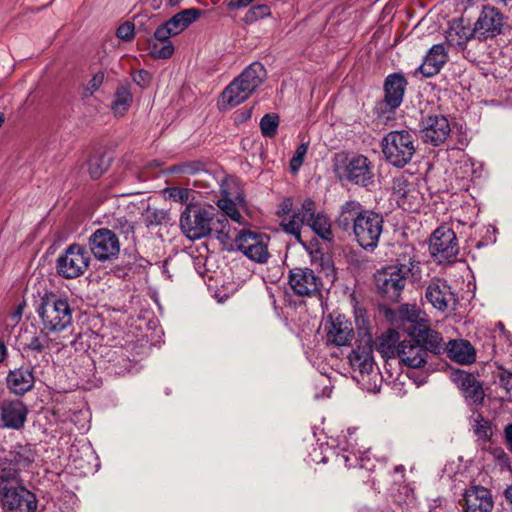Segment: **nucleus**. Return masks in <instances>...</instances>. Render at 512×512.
<instances>
[{
    "mask_svg": "<svg viewBox=\"0 0 512 512\" xmlns=\"http://www.w3.org/2000/svg\"><path fill=\"white\" fill-rule=\"evenodd\" d=\"M90 260L85 246L77 243L71 244L57 258V273L66 279L77 278L87 271Z\"/></svg>",
    "mask_w": 512,
    "mask_h": 512,
    "instance_id": "1a4fd4ad",
    "label": "nucleus"
},
{
    "mask_svg": "<svg viewBox=\"0 0 512 512\" xmlns=\"http://www.w3.org/2000/svg\"><path fill=\"white\" fill-rule=\"evenodd\" d=\"M1 505L5 512H35L37 498L23 486H9L3 488Z\"/></svg>",
    "mask_w": 512,
    "mask_h": 512,
    "instance_id": "2eb2a0df",
    "label": "nucleus"
},
{
    "mask_svg": "<svg viewBox=\"0 0 512 512\" xmlns=\"http://www.w3.org/2000/svg\"><path fill=\"white\" fill-rule=\"evenodd\" d=\"M179 2H180V0H169V6H171V7L176 6Z\"/></svg>",
    "mask_w": 512,
    "mask_h": 512,
    "instance_id": "69168bd1",
    "label": "nucleus"
},
{
    "mask_svg": "<svg viewBox=\"0 0 512 512\" xmlns=\"http://www.w3.org/2000/svg\"><path fill=\"white\" fill-rule=\"evenodd\" d=\"M22 315V308L21 306L18 307V309L11 315V319L15 322L19 321Z\"/></svg>",
    "mask_w": 512,
    "mask_h": 512,
    "instance_id": "680f3d73",
    "label": "nucleus"
},
{
    "mask_svg": "<svg viewBox=\"0 0 512 512\" xmlns=\"http://www.w3.org/2000/svg\"><path fill=\"white\" fill-rule=\"evenodd\" d=\"M4 457L13 465L21 470L28 467L33 461L35 454L30 446L17 445L10 450Z\"/></svg>",
    "mask_w": 512,
    "mask_h": 512,
    "instance_id": "f704fd0d",
    "label": "nucleus"
},
{
    "mask_svg": "<svg viewBox=\"0 0 512 512\" xmlns=\"http://www.w3.org/2000/svg\"><path fill=\"white\" fill-rule=\"evenodd\" d=\"M28 409L21 400H4L0 404V417L3 426L10 429H21L27 418Z\"/></svg>",
    "mask_w": 512,
    "mask_h": 512,
    "instance_id": "b1692460",
    "label": "nucleus"
},
{
    "mask_svg": "<svg viewBox=\"0 0 512 512\" xmlns=\"http://www.w3.org/2000/svg\"><path fill=\"white\" fill-rule=\"evenodd\" d=\"M399 362L410 368H422L428 358L427 349L414 337L404 339L399 343Z\"/></svg>",
    "mask_w": 512,
    "mask_h": 512,
    "instance_id": "5701e85b",
    "label": "nucleus"
},
{
    "mask_svg": "<svg viewBox=\"0 0 512 512\" xmlns=\"http://www.w3.org/2000/svg\"><path fill=\"white\" fill-rule=\"evenodd\" d=\"M420 133L425 144L437 147L444 144L450 138L452 129L446 116L430 114L422 118Z\"/></svg>",
    "mask_w": 512,
    "mask_h": 512,
    "instance_id": "ddd939ff",
    "label": "nucleus"
},
{
    "mask_svg": "<svg viewBox=\"0 0 512 512\" xmlns=\"http://www.w3.org/2000/svg\"><path fill=\"white\" fill-rule=\"evenodd\" d=\"M109 225L120 234H124L128 236L133 233L134 227L132 223L125 217L121 215H114L109 220Z\"/></svg>",
    "mask_w": 512,
    "mask_h": 512,
    "instance_id": "a18cd8bd",
    "label": "nucleus"
},
{
    "mask_svg": "<svg viewBox=\"0 0 512 512\" xmlns=\"http://www.w3.org/2000/svg\"><path fill=\"white\" fill-rule=\"evenodd\" d=\"M288 283L293 292L298 296L313 297L321 292L322 280L307 267H296L290 270Z\"/></svg>",
    "mask_w": 512,
    "mask_h": 512,
    "instance_id": "a211bd4d",
    "label": "nucleus"
},
{
    "mask_svg": "<svg viewBox=\"0 0 512 512\" xmlns=\"http://www.w3.org/2000/svg\"><path fill=\"white\" fill-rule=\"evenodd\" d=\"M375 279L379 292L392 301L399 298L407 279H410L412 282L421 281V263L417 259L414 247H403L402 252L398 254L396 262L378 271Z\"/></svg>",
    "mask_w": 512,
    "mask_h": 512,
    "instance_id": "f03ea898",
    "label": "nucleus"
},
{
    "mask_svg": "<svg viewBox=\"0 0 512 512\" xmlns=\"http://www.w3.org/2000/svg\"><path fill=\"white\" fill-rule=\"evenodd\" d=\"M150 53L156 59H168L174 53V45L167 40H155L150 45Z\"/></svg>",
    "mask_w": 512,
    "mask_h": 512,
    "instance_id": "a19ab883",
    "label": "nucleus"
},
{
    "mask_svg": "<svg viewBox=\"0 0 512 512\" xmlns=\"http://www.w3.org/2000/svg\"><path fill=\"white\" fill-rule=\"evenodd\" d=\"M36 312L44 329L51 334L64 333L72 327L73 310L67 299L54 294L45 295Z\"/></svg>",
    "mask_w": 512,
    "mask_h": 512,
    "instance_id": "423d86ee",
    "label": "nucleus"
},
{
    "mask_svg": "<svg viewBox=\"0 0 512 512\" xmlns=\"http://www.w3.org/2000/svg\"><path fill=\"white\" fill-rule=\"evenodd\" d=\"M307 151L308 143H302L297 147L293 157L290 160V170L292 173L295 174L299 171L304 162Z\"/></svg>",
    "mask_w": 512,
    "mask_h": 512,
    "instance_id": "49530a36",
    "label": "nucleus"
},
{
    "mask_svg": "<svg viewBox=\"0 0 512 512\" xmlns=\"http://www.w3.org/2000/svg\"><path fill=\"white\" fill-rule=\"evenodd\" d=\"M381 147L390 165L403 168L411 162L416 152L415 135L408 130L391 131L383 137Z\"/></svg>",
    "mask_w": 512,
    "mask_h": 512,
    "instance_id": "0eeeda50",
    "label": "nucleus"
},
{
    "mask_svg": "<svg viewBox=\"0 0 512 512\" xmlns=\"http://www.w3.org/2000/svg\"><path fill=\"white\" fill-rule=\"evenodd\" d=\"M142 76L146 77V76H148V73L146 71H140L139 77H142Z\"/></svg>",
    "mask_w": 512,
    "mask_h": 512,
    "instance_id": "338daca9",
    "label": "nucleus"
},
{
    "mask_svg": "<svg viewBox=\"0 0 512 512\" xmlns=\"http://www.w3.org/2000/svg\"><path fill=\"white\" fill-rule=\"evenodd\" d=\"M448 357L459 364L468 365L476 360V351L471 343L464 339L451 340L446 346Z\"/></svg>",
    "mask_w": 512,
    "mask_h": 512,
    "instance_id": "7c9ffc66",
    "label": "nucleus"
},
{
    "mask_svg": "<svg viewBox=\"0 0 512 512\" xmlns=\"http://www.w3.org/2000/svg\"><path fill=\"white\" fill-rule=\"evenodd\" d=\"M292 207V200L290 198L284 199L280 204L279 210L277 211L278 216L281 218L289 216L292 212Z\"/></svg>",
    "mask_w": 512,
    "mask_h": 512,
    "instance_id": "13d9d810",
    "label": "nucleus"
},
{
    "mask_svg": "<svg viewBox=\"0 0 512 512\" xmlns=\"http://www.w3.org/2000/svg\"><path fill=\"white\" fill-rule=\"evenodd\" d=\"M295 213L299 214L300 218H303L304 223L307 224L312 219V217L316 215L314 201L310 198L305 199L301 205V208L298 209V211Z\"/></svg>",
    "mask_w": 512,
    "mask_h": 512,
    "instance_id": "3c124183",
    "label": "nucleus"
},
{
    "mask_svg": "<svg viewBox=\"0 0 512 512\" xmlns=\"http://www.w3.org/2000/svg\"><path fill=\"white\" fill-rule=\"evenodd\" d=\"M373 351L374 345L372 336L365 334L357 340L348 355L353 379L357 381L362 389L367 391H376V380L379 377Z\"/></svg>",
    "mask_w": 512,
    "mask_h": 512,
    "instance_id": "20e7f679",
    "label": "nucleus"
},
{
    "mask_svg": "<svg viewBox=\"0 0 512 512\" xmlns=\"http://www.w3.org/2000/svg\"><path fill=\"white\" fill-rule=\"evenodd\" d=\"M469 424L478 440L488 441L493 435V426L490 420L485 419L480 412L473 410L469 417Z\"/></svg>",
    "mask_w": 512,
    "mask_h": 512,
    "instance_id": "c9c22d12",
    "label": "nucleus"
},
{
    "mask_svg": "<svg viewBox=\"0 0 512 512\" xmlns=\"http://www.w3.org/2000/svg\"><path fill=\"white\" fill-rule=\"evenodd\" d=\"M505 20V16L497 8L484 6L474 23V36L478 39H488L501 34Z\"/></svg>",
    "mask_w": 512,
    "mask_h": 512,
    "instance_id": "6ab92c4d",
    "label": "nucleus"
},
{
    "mask_svg": "<svg viewBox=\"0 0 512 512\" xmlns=\"http://www.w3.org/2000/svg\"><path fill=\"white\" fill-rule=\"evenodd\" d=\"M88 245L93 256L101 262L116 259L120 252L117 236L106 228L94 231L88 238Z\"/></svg>",
    "mask_w": 512,
    "mask_h": 512,
    "instance_id": "f8f14e48",
    "label": "nucleus"
},
{
    "mask_svg": "<svg viewBox=\"0 0 512 512\" xmlns=\"http://www.w3.org/2000/svg\"><path fill=\"white\" fill-rule=\"evenodd\" d=\"M393 193L400 207L407 211H417L423 204L424 196L417 184L405 176L395 177L392 185Z\"/></svg>",
    "mask_w": 512,
    "mask_h": 512,
    "instance_id": "aec40b11",
    "label": "nucleus"
},
{
    "mask_svg": "<svg viewBox=\"0 0 512 512\" xmlns=\"http://www.w3.org/2000/svg\"><path fill=\"white\" fill-rule=\"evenodd\" d=\"M406 85L405 77L399 73H393L386 77L384 103L389 109L394 110L401 105Z\"/></svg>",
    "mask_w": 512,
    "mask_h": 512,
    "instance_id": "cd10ccee",
    "label": "nucleus"
},
{
    "mask_svg": "<svg viewBox=\"0 0 512 512\" xmlns=\"http://www.w3.org/2000/svg\"><path fill=\"white\" fill-rule=\"evenodd\" d=\"M133 101L132 93L127 86H120L117 88L114 99L111 104V109L115 116H123L130 108Z\"/></svg>",
    "mask_w": 512,
    "mask_h": 512,
    "instance_id": "e433bc0d",
    "label": "nucleus"
},
{
    "mask_svg": "<svg viewBox=\"0 0 512 512\" xmlns=\"http://www.w3.org/2000/svg\"><path fill=\"white\" fill-rule=\"evenodd\" d=\"M397 321L399 327L406 331L411 337L428 322L426 313L416 305L410 304H404L399 308Z\"/></svg>",
    "mask_w": 512,
    "mask_h": 512,
    "instance_id": "393cba45",
    "label": "nucleus"
},
{
    "mask_svg": "<svg viewBox=\"0 0 512 512\" xmlns=\"http://www.w3.org/2000/svg\"><path fill=\"white\" fill-rule=\"evenodd\" d=\"M49 334L51 333L44 327L38 329L34 325L22 326L16 338L18 349L36 355L46 350L59 352L67 346L66 336L57 339Z\"/></svg>",
    "mask_w": 512,
    "mask_h": 512,
    "instance_id": "6e6552de",
    "label": "nucleus"
},
{
    "mask_svg": "<svg viewBox=\"0 0 512 512\" xmlns=\"http://www.w3.org/2000/svg\"><path fill=\"white\" fill-rule=\"evenodd\" d=\"M213 207H197L193 210L189 206L180 216L182 232L190 240H198L215 234L221 242L232 238L229 222L224 218H215Z\"/></svg>",
    "mask_w": 512,
    "mask_h": 512,
    "instance_id": "7ed1b4c3",
    "label": "nucleus"
},
{
    "mask_svg": "<svg viewBox=\"0 0 512 512\" xmlns=\"http://www.w3.org/2000/svg\"><path fill=\"white\" fill-rule=\"evenodd\" d=\"M507 500L512 504V484L505 490Z\"/></svg>",
    "mask_w": 512,
    "mask_h": 512,
    "instance_id": "e2e57ef3",
    "label": "nucleus"
},
{
    "mask_svg": "<svg viewBox=\"0 0 512 512\" xmlns=\"http://www.w3.org/2000/svg\"><path fill=\"white\" fill-rule=\"evenodd\" d=\"M116 35L119 39L123 41H131L135 36L134 24L131 22H125L121 24L117 29Z\"/></svg>",
    "mask_w": 512,
    "mask_h": 512,
    "instance_id": "6e6d98bb",
    "label": "nucleus"
},
{
    "mask_svg": "<svg viewBox=\"0 0 512 512\" xmlns=\"http://www.w3.org/2000/svg\"><path fill=\"white\" fill-rule=\"evenodd\" d=\"M327 343L335 346L348 345L354 337L352 322L341 314H332L325 324Z\"/></svg>",
    "mask_w": 512,
    "mask_h": 512,
    "instance_id": "412c9836",
    "label": "nucleus"
},
{
    "mask_svg": "<svg viewBox=\"0 0 512 512\" xmlns=\"http://www.w3.org/2000/svg\"><path fill=\"white\" fill-rule=\"evenodd\" d=\"M303 224V218H300L299 214H296L295 212L292 215L283 217L280 223L283 230L294 236L299 242L301 241V228Z\"/></svg>",
    "mask_w": 512,
    "mask_h": 512,
    "instance_id": "58836bf2",
    "label": "nucleus"
},
{
    "mask_svg": "<svg viewBox=\"0 0 512 512\" xmlns=\"http://www.w3.org/2000/svg\"><path fill=\"white\" fill-rule=\"evenodd\" d=\"M429 249L438 263L454 261L459 252L455 232L447 226L438 227L431 235Z\"/></svg>",
    "mask_w": 512,
    "mask_h": 512,
    "instance_id": "9d476101",
    "label": "nucleus"
},
{
    "mask_svg": "<svg viewBox=\"0 0 512 512\" xmlns=\"http://www.w3.org/2000/svg\"><path fill=\"white\" fill-rule=\"evenodd\" d=\"M447 61V53L443 44L433 45L426 56L422 64L416 69L414 75H423L424 77H432L438 74Z\"/></svg>",
    "mask_w": 512,
    "mask_h": 512,
    "instance_id": "bb28decb",
    "label": "nucleus"
},
{
    "mask_svg": "<svg viewBox=\"0 0 512 512\" xmlns=\"http://www.w3.org/2000/svg\"><path fill=\"white\" fill-rule=\"evenodd\" d=\"M399 338V333L394 329H387L377 337L376 349L383 358H397L401 342Z\"/></svg>",
    "mask_w": 512,
    "mask_h": 512,
    "instance_id": "2f4dec72",
    "label": "nucleus"
},
{
    "mask_svg": "<svg viewBox=\"0 0 512 512\" xmlns=\"http://www.w3.org/2000/svg\"><path fill=\"white\" fill-rule=\"evenodd\" d=\"M20 470L13 465H9L6 457L0 459V484L17 480Z\"/></svg>",
    "mask_w": 512,
    "mask_h": 512,
    "instance_id": "c03bdc74",
    "label": "nucleus"
},
{
    "mask_svg": "<svg viewBox=\"0 0 512 512\" xmlns=\"http://www.w3.org/2000/svg\"><path fill=\"white\" fill-rule=\"evenodd\" d=\"M7 388L15 395H24L35 384L34 368L21 366L10 370L6 377Z\"/></svg>",
    "mask_w": 512,
    "mask_h": 512,
    "instance_id": "a878e982",
    "label": "nucleus"
},
{
    "mask_svg": "<svg viewBox=\"0 0 512 512\" xmlns=\"http://www.w3.org/2000/svg\"><path fill=\"white\" fill-rule=\"evenodd\" d=\"M464 499L465 512H491L494 505L490 491L480 486L467 490Z\"/></svg>",
    "mask_w": 512,
    "mask_h": 512,
    "instance_id": "c85d7f7f",
    "label": "nucleus"
},
{
    "mask_svg": "<svg viewBox=\"0 0 512 512\" xmlns=\"http://www.w3.org/2000/svg\"><path fill=\"white\" fill-rule=\"evenodd\" d=\"M268 240L265 234L242 230L235 237V245L250 260L265 263L269 258Z\"/></svg>",
    "mask_w": 512,
    "mask_h": 512,
    "instance_id": "9b49d317",
    "label": "nucleus"
},
{
    "mask_svg": "<svg viewBox=\"0 0 512 512\" xmlns=\"http://www.w3.org/2000/svg\"><path fill=\"white\" fill-rule=\"evenodd\" d=\"M89 173L93 179H98L106 171L107 164L102 157L93 156L88 161Z\"/></svg>",
    "mask_w": 512,
    "mask_h": 512,
    "instance_id": "09e8293b",
    "label": "nucleus"
},
{
    "mask_svg": "<svg viewBox=\"0 0 512 512\" xmlns=\"http://www.w3.org/2000/svg\"><path fill=\"white\" fill-rule=\"evenodd\" d=\"M144 223L147 227L167 224L170 220L169 213L165 209L148 207L143 213Z\"/></svg>",
    "mask_w": 512,
    "mask_h": 512,
    "instance_id": "ea45409f",
    "label": "nucleus"
},
{
    "mask_svg": "<svg viewBox=\"0 0 512 512\" xmlns=\"http://www.w3.org/2000/svg\"><path fill=\"white\" fill-rule=\"evenodd\" d=\"M428 352L440 353L443 349V339L437 331L431 329L427 323L422 326L413 336Z\"/></svg>",
    "mask_w": 512,
    "mask_h": 512,
    "instance_id": "72a5a7b5",
    "label": "nucleus"
},
{
    "mask_svg": "<svg viewBox=\"0 0 512 512\" xmlns=\"http://www.w3.org/2000/svg\"><path fill=\"white\" fill-rule=\"evenodd\" d=\"M201 14L202 11L198 8H188L178 12L156 28L154 40H167L179 35L196 22Z\"/></svg>",
    "mask_w": 512,
    "mask_h": 512,
    "instance_id": "dca6fc26",
    "label": "nucleus"
},
{
    "mask_svg": "<svg viewBox=\"0 0 512 512\" xmlns=\"http://www.w3.org/2000/svg\"><path fill=\"white\" fill-rule=\"evenodd\" d=\"M103 81H104V72L98 71L97 73H95L92 76V78L90 79V81L88 82V84L84 90V96L85 97L92 96L96 91L99 90V88L103 84Z\"/></svg>",
    "mask_w": 512,
    "mask_h": 512,
    "instance_id": "603ef678",
    "label": "nucleus"
},
{
    "mask_svg": "<svg viewBox=\"0 0 512 512\" xmlns=\"http://www.w3.org/2000/svg\"><path fill=\"white\" fill-rule=\"evenodd\" d=\"M504 433L508 448L512 452V423L505 427Z\"/></svg>",
    "mask_w": 512,
    "mask_h": 512,
    "instance_id": "bf43d9fd",
    "label": "nucleus"
},
{
    "mask_svg": "<svg viewBox=\"0 0 512 512\" xmlns=\"http://www.w3.org/2000/svg\"><path fill=\"white\" fill-rule=\"evenodd\" d=\"M484 395V390L480 382L463 392V396L468 404H481L484 399Z\"/></svg>",
    "mask_w": 512,
    "mask_h": 512,
    "instance_id": "de8ad7c7",
    "label": "nucleus"
},
{
    "mask_svg": "<svg viewBox=\"0 0 512 512\" xmlns=\"http://www.w3.org/2000/svg\"><path fill=\"white\" fill-rule=\"evenodd\" d=\"M7 348L3 342H0V363L7 358Z\"/></svg>",
    "mask_w": 512,
    "mask_h": 512,
    "instance_id": "052dcab7",
    "label": "nucleus"
},
{
    "mask_svg": "<svg viewBox=\"0 0 512 512\" xmlns=\"http://www.w3.org/2000/svg\"><path fill=\"white\" fill-rule=\"evenodd\" d=\"M217 206L222 211L221 215H216L215 218L224 217L227 221L229 217L232 221L239 225H245V219L240 212V208L244 206V198L237 195L232 199L229 194L222 190V197L217 200Z\"/></svg>",
    "mask_w": 512,
    "mask_h": 512,
    "instance_id": "c756f323",
    "label": "nucleus"
},
{
    "mask_svg": "<svg viewBox=\"0 0 512 512\" xmlns=\"http://www.w3.org/2000/svg\"><path fill=\"white\" fill-rule=\"evenodd\" d=\"M373 166L364 155H355L347 160L344 166L343 177L357 185L368 187L373 183Z\"/></svg>",
    "mask_w": 512,
    "mask_h": 512,
    "instance_id": "4be33fe9",
    "label": "nucleus"
},
{
    "mask_svg": "<svg viewBox=\"0 0 512 512\" xmlns=\"http://www.w3.org/2000/svg\"><path fill=\"white\" fill-rule=\"evenodd\" d=\"M323 444H321L318 447H315L313 451L310 453V459L314 463H326L327 462V456L323 454Z\"/></svg>",
    "mask_w": 512,
    "mask_h": 512,
    "instance_id": "4d7b16f0",
    "label": "nucleus"
},
{
    "mask_svg": "<svg viewBox=\"0 0 512 512\" xmlns=\"http://www.w3.org/2000/svg\"><path fill=\"white\" fill-rule=\"evenodd\" d=\"M342 231H352L355 241L365 250H374L380 240L384 219L380 213L365 209L357 200H349L340 206L335 220Z\"/></svg>",
    "mask_w": 512,
    "mask_h": 512,
    "instance_id": "f257e3e1",
    "label": "nucleus"
},
{
    "mask_svg": "<svg viewBox=\"0 0 512 512\" xmlns=\"http://www.w3.org/2000/svg\"><path fill=\"white\" fill-rule=\"evenodd\" d=\"M307 225L323 240L330 241L333 238L330 221L324 214L318 213Z\"/></svg>",
    "mask_w": 512,
    "mask_h": 512,
    "instance_id": "4c0bfd02",
    "label": "nucleus"
},
{
    "mask_svg": "<svg viewBox=\"0 0 512 512\" xmlns=\"http://www.w3.org/2000/svg\"><path fill=\"white\" fill-rule=\"evenodd\" d=\"M451 379L462 391V393L479 382L473 374L468 373L464 370L453 371L451 373Z\"/></svg>",
    "mask_w": 512,
    "mask_h": 512,
    "instance_id": "79ce46f5",
    "label": "nucleus"
},
{
    "mask_svg": "<svg viewBox=\"0 0 512 512\" xmlns=\"http://www.w3.org/2000/svg\"><path fill=\"white\" fill-rule=\"evenodd\" d=\"M279 117L276 114H266L260 121L261 132L265 137H273L277 133Z\"/></svg>",
    "mask_w": 512,
    "mask_h": 512,
    "instance_id": "37998d69",
    "label": "nucleus"
},
{
    "mask_svg": "<svg viewBox=\"0 0 512 512\" xmlns=\"http://www.w3.org/2000/svg\"><path fill=\"white\" fill-rule=\"evenodd\" d=\"M266 78V70L260 62H253L222 92V103L235 107L245 102Z\"/></svg>",
    "mask_w": 512,
    "mask_h": 512,
    "instance_id": "39448f33",
    "label": "nucleus"
},
{
    "mask_svg": "<svg viewBox=\"0 0 512 512\" xmlns=\"http://www.w3.org/2000/svg\"><path fill=\"white\" fill-rule=\"evenodd\" d=\"M426 300L437 310L444 312L455 309L458 304V297L452 290L447 280L433 278L430 280L425 291Z\"/></svg>",
    "mask_w": 512,
    "mask_h": 512,
    "instance_id": "f3484780",
    "label": "nucleus"
},
{
    "mask_svg": "<svg viewBox=\"0 0 512 512\" xmlns=\"http://www.w3.org/2000/svg\"><path fill=\"white\" fill-rule=\"evenodd\" d=\"M415 382H416V384L419 386V385H421V384H423V383H424V378L420 379L419 381H416V380H415Z\"/></svg>",
    "mask_w": 512,
    "mask_h": 512,
    "instance_id": "774afa93",
    "label": "nucleus"
},
{
    "mask_svg": "<svg viewBox=\"0 0 512 512\" xmlns=\"http://www.w3.org/2000/svg\"><path fill=\"white\" fill-rule=\"evenodd\" d=\"M497 378L500 386L505 390L507 398H512V372L500 370Z\"/></svg>",
    "mask_w": 512,
    "mask_h": 512,
    "instance_id": "5fc2aeb1",
    "label": "nucleus"
},
{
    "mask_svg": "<svg viewBox=\"0 0 512 512\" xmlns=\"http://www.w3.org/2000/svg\"><path fill=\"white\" fill-rule=\"evenodd\" d=\"M167 197L175 202L186 203L189 200L190 191L185 188L172 187L166 190Z\"/></svg>",
    "mask_w": 512,
    "mask_h": 512,
    "instance_id": "864d4df0",
    "label": "nucleus"
},
{
    "mask_svg": "<svg viewBox=\"0 0 512 512\" xmlns=\"http://www.w3.org/2000/svg\"><path fill=\"white\" fill-rule=\"evenodd\" d=\"M403 471H404V466L402 465H399V466H396L395 467V474H399L400 475V478H403Z\"/></svg>",
    "mask_w": 512,
    "mask_h": 512,
    "instance_id": "0e129e2a",
    "label": "nucleus"
},
{
    "mask_svg": "<svg viewBox=\"0 0 512 512\" xmlns=\"http://www.w3.org/2000/svg\"><path fill=\"white\" fill-rule=\"evenodd\" d=\"M268 15H270V8L267 5H255L245 14V21L252 23Z\"/></svg>",
    "mask_w": 512,
    "mask_h": 512,
    "instance_id": "8fccbe9b",
    "label": "nucleus"
},
{
    "mask_svg": "<svg viewBox=\"0 0 512 512\" xmlns=\"http://www.w3.org/2000/svg\"><path fill=\"white\" fill-rule=\"evenodd\" d=\"M472 36L473 29L465 24L464 19H456L450 23L445 37L451 46L462 47Z\"/></svg>",
    "mask_w": 512,
    "mask_h": 512,
    "instance_id": "473e14b6",
    "label": "nucleus"
},
{
    "mask_svg": "<svg viewBox=\"0 0 512 512\" xmlns=\"http://www.w3.org/2000/svg\"><path fill=\"white\" fill-rule=\"evenodd\" d=\"M349 438L343 436V440H339L337 450L335 451L337 461L343 463L347 468L373 470L374 465L371 463V458L367 452H361L356 449V438L354 432L348 430Z\"/></svg>",
    "mask_w": 512,
    "mask_h": 512,
    "instance_id": "4468645a",
    "label": "nucleus"
}]
</instances>
